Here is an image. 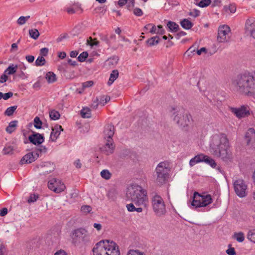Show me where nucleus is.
I'll list each match as a JSON object with an SVG mask.
<instances>
[{
  "instance_id": "nucleus-7",
  "label": "nucleus",
  "mask_w": 255,
  "mask_h": 255,
  "mask_svg": "<svg viewBox=\"0 0 255 255\" xmlns=\"http://www.w3.org/2000/svg\"><path fill=\"white\" fill-rule=\"evenodd\" d=\"M213 202V199L210 194L201 195L195 192L194 193L193 199L191 205L196 208L206 207Z\"/></svg>"
},
{
  "instance_id": "nucleus-12",
  "label": "nucleus",
  "mask_w": 255,
  "mask_h": 255,
  "mask_svg": "<svg viewBox=\"0 0 255 255\" xmlns=\"http://www.w3.org/2000/svg\"><path fill=\"white\" fill-rule=\"evenodd\" d=\"M73 239L79 242H87L89 240L87 231L83 228L75 230L73 232Z\"/></svg>"
},
{
  "instance_id": "nucleus-35",
  "label": "nucleus",
  "mask_w": 255,
  "mask_h": 255,
  "mask_svg": "<svg viewBox=\"0 0 255 255\" xmlns=\"http://www.w3.org/2000/svg\"><path fill=\"white\" fill-rule=\"evenodd\" d=\"M49 117L52 120H57L60 118V115L58 112L53 110L49 112Z\"/></svg>"
},
{
  "instance_id": "nucleus-54",
  "label": "nucleus",
  "mask_w": 255,
  "mask_h": 255,
  "mask_svg": "<svg viewBox=\"0 0 255 255\" xmlns=\"http://www.w3.org/2000/svg\"><path fill=\"white\" fill-rule=\"evenodd\" d=\"M37 151L35 152H40V153H46L47 152V148L43 145H40L38 148H36Z\"/></svg>"
},
{
  "instance_id": "nucleus-34",
  "label": "nucleus",
  "mask_w": 255,
  "mask_h": 255,
  "mask_svg": "<svg viewBox=\"0 0 255 255\" xmlns=\"http://www.w3.org/2000/svg\"><path fill=\"white\" fill-rule=\"evenodd\" d=\"M81 115L83 118H89L91 117V110L89 108H83L81 111Z\"/></svg>"
},
{
  "instance_id": "nucleus-59",
  "label": "nucleus",
  "mask_w": 255,
  "mask_h": 255,
  "mask_svg": "<svg viewBox=\"0 0 255 255\" xmlns=\"http://www.w3.org/2000/svg\"><path fill=\"white\" fill-rule=\"evenodd\" d=\"M7 79V76L3 73L1 76H0V83H3L5 82Z\"/></svg>"
},
{
  "instance_id": "nucleus-20",
  "label": "nucleus",
  "mask_w": 255,
  "mask_h": 255,
  "mask_svg": "<svg viewBox=\"0 0 255 255\" xmlns=\"http://www.w3.org/2000/svg\"><path fill=\"white\" fill-rule=\"evenodd\" d=\"M65 10L68 14H73L76 12L80 11V13L83 12V9L81 8V4L77 3H73L71 6L65 8Z\"/></svg>"
},
{
  "instance_id": "nucleus-52",
  "label": "nucleus",
  "mask_w": 255,
  "mask_h": 255,
  "mask_svg": "<svg viewBox=\"0 0 255 255\" xmlns=\"http://www.w3.org/2000/svg\"><path fill=\"white\" fill-rule=\"evenodd\" d=\"M99 105H100L99 98H96L95 99L93 100V102L91 105V108H92L93 109H96L98 108Z\"/></svg>"
},
{
  "instance_id": "nucleus-10",
  "label": "nucleus",
  "mask_w": 255,
  "mask_h": 255,
  "mask_svg": "<svg viewBox=\"0 0 255 255\" xmlns=\"http://www.w3.org/2000/svg\"><path fill=\"white\" fill-rule=\"evenodd\" d=\"M234 190L237 195L243 198L247 195L246 190L247 186L242 179H238L234 182Z\"/></svg>"
},
{
  "instance_id": "nucleus-36",
  "label": "nucleus",
  "mask_w": 255,
  "mask_h": 255,
  "mask_svg": "<svg viewBox=\"0 0 255 255\" xmlns=\"http://www.w3.org/2000/svg\"><path fill=\"white\" fill-rule=\"evenodd\" d=\"M29 36L34 39H37L39 36V32L36 29L29 30Z\"/></svg>"
},
{
  "instance_id": "nucleus-38",
  "label": "nucleus",
  "mask_w": 255,
  "mask_h": 255,
  "mask_svg": "<svg viewBox=\"0 0 255 255\" xmlns=\"http://www.w3.org/2000/svg\"><path fill=\"white\" fill-rule=\"evenodd\" d=\"M46 63L45 59L43 57L39 56L36 59L35 62V65L36 66H42L45 65Z\"/></svg>"
},
{
  "instance_id": "nucleus-25",
  "label": "nucleus",
  "mask_w": 255,
  "mask_h": 255,
  "mask_svg": "<svg viewBox=\"0 0 255 255\" xmlns=\"http://www.w3.org/2000/svg\"><path fill=\"white\" fill-rule=\"evenodd\" d=\"M181 26L185 29H190L193 26V23L187 18H184L180 21Z\"/></svg>"
},
{
  "instance_id": "nucleus-14",
  "label": "nucleus",
  "mask_w": 255,
  "mask_h": 255,
  "mask_svg": "<svg viewBox=\"0 0 255 255\" xmlns=\"http://www.w3.org/2000/svg\"><path fill=\"white\" fill-rule=\"evenodd\" d=\"M230 32V28L227 25L220 26L218 30V40L219 42H224L228 41L227 35Z\"/></svg>"
},
{
  "instance_id": "nucleus-37",
  "label": "nucleus",
  "mask_w": 255,
  "mask_h": 255,
  "mask_svg": "<svg viewBox=\"0 0 255 255\" xmlns=\"http://www.w3.org/2000/svg\"><path fill=\"white\" fill-rule=\"evenodd\" d=\"M17 106H11L7 108L4 112V115L7 116H11L13 115L14 111L17 109Z\"/></svg>"
},
{
  "instance_id": "nucleus-63",
  "label": "nucleus",
  "mask_w": 255,
  "mask_h": 255,
  "mask_svg": "<svg viewBox=\"0 0 255 255\" xmlns=\"http://www.w3.org/2000/svg\"><path fill=\"white\" fill-rule=\"evenodd\" d=\"M6 252V248L3 244L0 245V255H4Z\"/></svg>"
},
{
  "instance_id": "nucleus-55",
  "label": "nucleus",
  "mask_w": 255,
  "mask_h": 255,
  "mask_svg": "<svg viewBox=\"0 0 255 255\" xmlns=\"http://www.w3.org/2000/svg\"><path fill=\"white\" fill-rule=\"evenodd\" d=\"M48 49L47 48H42L40 50V55L41 56H46L48 54Z\"/></svg>"
},
{
  "instance_id": "nucleus-17",
  "label": "nucleus",
  "mask_w": 255,
  "mask_h": 255,
  "mask_svg": "<svg viewBox=\"0 0 255 255\" xmlns=\"http://www.w3.org/2000/svg\"><path fill=\"white\" fill-rule=\"evenodd\" d=\"M28 140L30 142L34 145H39L44 141V136L38 132H34L32 135L28 136Z\"/></svg>"
},
{
  "instance_id": "nucleus-39",
  "label": "nucleus",
  "mask_w": 255,
  "mask_h": 255,
  "mask_svg": "<svg viewBox=\"0 0 255 255\" xmlns=\"http://www.w3.org/2000/svg\"><path fill=\"white\" fill-rule=\"evenodd\" d=\"M110 100V97L108 96H102L99 99V104L101 106H104Z\"/></svg>"
},
{
  "instance_id": "nucleus-8",
  "label": "nucleus",
  "mask_w": 255,
  "mask_h": 255,
  "mask_svg": "<svg viewBox=\"0 0 255 255\" xmlns=\"http://www.w3.org/2000/svg\"><path fill=\"white\" fill-rule=\"evenodd\" d=\"M151 203L153 211L157 216H160L165 214V205L161 196L155 195L152 198Z\"/></svg>"
},
{
  "instance_id": "nucleus-5",
  "label": "nucleus",
  "mask_w": 255,
  "mask_h": 255,
  "mask_svg": "<svg viewBox=\"0 0 255 255\" xmlns=\"http://www.w3.org/2000/svg\"><path fill=\"white\" fill-rule=\"evenodd\" d=\"M170 169L168 164L166 162H161L155 169L156 181L160 184H163L168 180Z\"/></svg>"
},
{
  "instance_id": "nucleus-28",
  "label": "nucleus",
  "mask_w": 255,
  "mask_h": 255,
  "mask_svg": "<svg viewBox=\"0 0 255 255\" xmlns=\"http://www.w3.org/2000/svg\"><path fill=\"white\" fill-rule=\"evenodd\" d=\"M203 162L209 164L213 168H215L217 165L216 162H215V160L207 155H204Z\"/></svg>"
},
{
  "instance_id": "nucleus-46",
  "label": "nucleus",
  "mask_w": 255,
  "mask_h": 255,
  "mask_svg": "<svg viewBox=\"0 0 255 255\" xmlns=\"http://www.w3.org/2000/svg\"><path fill=\"white\" fill-rule=\"evenodd\" d=\"M26 69V67L25 66H23L21 68H20V71L18 72L16 75L18 77L22 79H25L27 78V76L25 75V74L23 72V70H25Z\"/></svg>"
},
{
  "instance_id": "nucleus-41",
  "label": "nucleus",
  "mask_w": 255,
  "mask_h": 255,
  "mask_svg": "<svg viewBox=\"0 0 255 255\" xmlns=\"http://www.w3.org/2000/svg\"><path fill=\"white\" fill-rule=\"evenodd\" d=\"M30 18V16L28 15L26 16H21L18 18L17 20V23L18 25H21L25 23L26 21Z\"/></svg>"
},
{
  "instance_id": "nucleus-62",
  "label": "nucleus",
  "mask_w": 255,
  "mask_h": 255,
  "mask_svg": "<svg viewBox=\"0 0 255 255\" xmlns=\"http://www.w3.org/2000/svg\"><path fill=\"white\" fill-rule=\"evenodd\" d=\"M226 253L229 255H235L236 251L234 248H230L226 251Z\"/></svg>"
},
{
  "instance_id": "nucleus-27",
  "label": "nucleus",
  "mask_w": 255,
  "mask_h": 255,
  "mask_svg": "<svg viewBox=\"0 0 255 255\" xmlns=\"http://www.w3.org/2000/svg\"><path fill=\"white\" fill-rule=\"evenodd\" d=\"M18 66L17 65L11 64L4 71V73L7 75H12L16 72Z\"/></svg>"
},
{
  "instance_id": "nucleus-1",
  "label": "nucleus",
  "mask_w": 255,
  "mask_h": 255,
  "mask_svg": "<svg viewBox=\"0 0 255 255\" xmlns=\"http://www.w3.org/2000/svg\"><path fill=\"white\" fill-rule=\"evenodd\" d=\"M127 197L132 203L127 205L129 212L141 213L147 210L148 206V199L147 191L141 186L133 184L127 189Z\"/></svg>"
},
{
  "instance_id": "nucleus-58",
  "label": "nucleus",
  "mask_w": 255,
  "mask_h": 255,
  "mask_svg": "<svg viewBox=\"0 0 255 255\" xmlns=\"http://www.w3.org/2000/svg\"><path fill=\"white\" fill-rule=\"evenodd\" d=\"M195 51V47L194 46L190 47L185 53V54H188V56H190L191 55L190 53H193Z\"/></svg>"
},
{
  "instance_id": "nucleus-4",
  "label": "nucleus",
  "mask_w": 255,
  "mask_h": 255,
  "mask_svg": "<svg viewBox=\"0 0 255 255\" xmlns=\"http://www.w3.org/2000/svg\"><path fill=\"white\" fill-rule=\"evenodd\" d=\"M92 251L93 255H120L118 245L115 242L109 240L99 242Z\"/></svg>"
},
{
  "instance_id": "nucleus-22",
  "label": "nucleus",
  "mask_w": 255,
  "mask_h": 255,
  "mask_svg": "<svg viewBox=\"0 0 255 255\" xmlns=\"http://www.w3.org/2000/svg\"><path fill=\"white\" fill-rule=\"evenodd\" d=\"M204 157V154H200L196 155L194 157L190 159L189 162V165L190 166H193L196 164L203 162V158Z\"/></svg>"
},
{
  "instance_id": "nucleus-3",
  "label": "nucleus",
  "mask_w": 255,
  "mask_h": 255,
  "mask_svg": "<svg viewBox=\"0 0 255 255\" xmlns=\"http://www.w3.org/2000/svg\"><path fill=\"white\" fill-rule=\"evenodd\" d=\"M232 83L239 94L248 97L255 96V71H246L237 75Z\"/></svg>"
},
{
  "instance_id": "nucleus-23",
  "label": "nucleus",
  "mask_w": 255,
  "mask_h": 255,
  "mask_svg": "<svg viewBox=\"0 0 255 255\" xmlns=\"http://www.w3.org/2000/svg\"><path fill=\"white\" fill-rule=\"evenodd\" d=\"M160 41V38L158 36H153L146 41L147 46L151 47L157 45Z\"/></svg>"
},
{
  "instance_id": "nucleus-26",
  "label": "nucleus",
  "mask_w": 255,
  "mask_h": 255,
  "mask_svg": "<svg viewBox=\"0 0 255 255\" xmlns=\"http://www.w3.org/2000/svg\"><path fill=\"white\" fill-rule=\"evenodd\" d=\"M212 0H194V3L200 7H206L211 4Z\"/></svg>"
},
{
  "instance_id": "nucleus-57",
  "label": "nucleus",
  "mask_w": 255,
  "mask_h": 255,
  "mask_svg": "<svg viewBox=\"0 0 255 255\" xmlns=\"http://www.w3.org/2000/svg\"><path fill=\"white\" fill-rule=\"evenodd\" d=\"M200 12L199 10L194 9L192 11H191L189 13V15L194 17H196L200 15Z\"/></svg>"
},
{
  "instance_id": "nucleus-19",
  "label": "nucleus",
  "mask_w": 255,
  "mask_h": 255,
  "mask_svg": "<svg viewBox=\"0 0 255 255\" xmlns=\"http://www.w3.org/2000/svg\"><path fill=\"white\" fill-rule=\"evenodd\" d=\"M62 127L58 125H56L54 128H52L51 132L50 139L53 141H56L57 138L59 137L61 131H63Z\"/></svg>"
},
{
  "instance_id": "nucleus-49",
  "label": "nucleus",
  "mask_w": 255,
  "mask_h": 255,
  "mask_svg": "<svg viewBox=\"0 0 255 255\" xmlns=\"http://www.w3.org/2000/svg\"><path fill=\"white\" fill-rule=\"evenodd\" d=\"M38 197V195L37 194H30V195L27 200V202L29 203L34 202L35 201H36Z\"/></svg>"
},
{
  "instance_id": "nucleus-40",
  "label": "nucleus",
  "mask_w": 255,
  "mask_h": 255,
  "mask_svg": "<svg viewBox=\"0 0 255 255\" xmlns=\"http://www.w3.org/2000/svg\"><path fill=\"white\" fill-rule=\"evenodd\" d=\"M234 238L239 242H243L245 240L244 234L242 232L235 233Z\"/></svg>"
},
{
  "instance_id": "nucleus-33",
  "label": "nucleus",
  "mask_w": 255,
  "mask_h": 255,
  "mask_svg": "<svg viewBox=\"0 0 255 255\" xmlns=\"http://www.w3.org/2000/svg\"><path fill=\"white\" fill-rule=\"evenodd\" d=\"M14 150V147L10 145H6L2 150L3 154H12Z\"/></svg>"
},
{
  "instance_id": "nucleus-15",
  "label": "nucleus",
  "mask_w": 255,
  "mask_h": 255,
  "mask_svg": "<svg viewBox=\"0 0 255 255\" xmlns=\"http://www.w3.org/2000/svg\"><path fill=\"white\" fill-rule=\"evenodd\" d=\"M39 156V154L38 152H29L22 157L20 161V164H24L32 163L37 159Z\"/></svg>"
},
{
  "instance_id": "nucleus-6",
  "label": "nucleus",
  "mask_w": 255,
  "mask_h": 255,
  "mask_svg": "<svg viewBox=\"0 0 255 255\" xmlns=\"http://www.w3.org/2000/svg\"><path fill=\"white\" fill-rule=\"evenodd\" d=\"M170 112L174 115L173 120L177 125L183 127L188 125L189 120L187 114H184L183 109L177 107H172Z\"/></svg>"
},
{
  "instance_id": "nucleus-31",
  "label": "nucleus",
  "mask_w": 255,
  "mask_h": 255,
  "mask_svg": "<svg viewBox=\"0 0 255 255\" xmlns=\"http://www.w3.org/2000/svg\"><path fill=\"white\" fill-rule=\"evenodd\" d=\"M167 26L173 32H176L179 29V25L175 22L169 21L167 24Z\"/></svg>"
},
{
  "instance_id": "nucleus-11",
  "label": "nucleus",
  "mask_w": 255,
  "mask_h": 255,
  "mask_svg": "<svg viewBox=\"0 0 255 255\" xmlns=\"http://www.w3.org/2000/svg\"><path fill=\"white\" fill-rule=\"evenodd\" d=\"M230 111L239 119L248 117L250 115V108L248 106L243 105L239 108H231Z\"/></svg>"
},
{
  "instance_id": "nucleus-30",
  "label": "nucleus",
  "mask_w": 255,
  "mask_h": 255,
  "mask_svg": "<svg viewBox=\"0 0 255 255\" xmlns=\"http://www.w3.org/2000/svg\"><path fill=\"white\" fill-rule=\"evenodd\" d=\"M119 72L117 70H114L110 74V77L108 82L109 85H111L118 77Z\"/></svg>"
},
{
  "instance_id": "nucleus-60",
  "label": "nucleus",
  "mask_w": 255,
  "mask_h": 255,
  "mask_svg": "<svg viewBox=\"0 0 255 255\" xmlns=\"http://www.w3.org/2000/svg\"><path fill=\"white\" fill-rule=\"evenodd\" d=\"M157 28V33L162 35L165 33V30L161 25H158Z\"/></svg>"
},
{
  "instance_id": "nucleus-45",
  "label": "nucleus",
  "mask_w": 255,
  "mask_h": 255,
  "mask_svg": "<svg viewBox=\"0 0 255 255\" xmlns=\"http://www.w3.org/2000/svg\"><path fill=\"white\" fill-rule=\"evenodd\" d=\"M88 56V53L87 52H86V51L83 52L78 57V58H77L78 60L80 62H84L85 61V60L87 58Z\"/></svg>"
},
{
  "instance_id": "nucleus-53",
  "label": "nucleus",
  "mask_w": 255,
  "mask_h": 255,
  "mask_svg": "<svg viewBox=\"0 0 255 255\" xmlns=\"http://www.w3.org/2000/svg\"><path fill=\"white\" fill-rule=\"evenodd\" d=\"M133 12L134 14L137 16H141L143 15V12L142 10L139 8H135L133 9Z\"/></svg>"
},
{
  "instance_id": "nucleus-2",
  "label": "nucleus",
  "mask_w": 255,
  "mask_h": 255,
  "mask_svg": "<svg viewBox=\"0 0 255 255\" xmlns=\"http://www.w3.org/2000/svg\"><path fill=\"white\" fill-rule=\"evenodd\" d=\"M209 149L213 155L226 162H231L233 159L229 141L224 133L215 134L212 136Z\"/></svg>"
},
{
  "instance_id": "nucleus-56",
  "label": "nucleus",
  "mask_w": 255,
  "mask_h": 255,
  "mask_svg": "<svg viewBox=\"0 0 255 255\" xmlns=\"http://www.w3.org/2000/svg\"><path fill=\"white\" fill-rule=\"evenodd\" d=\"M127 6L128 9L130 10L134 5V0H128Z\"/></svg>"
},
{
  "instance_id": "nucleus-32",
  "label": "nucleus",
  "mask_w": 255,
  "mask_h": 255,
  "mask_svg": "<svg viewBox=\"0 0 255 255\" xmlns=\"http://www.w3.org/2000/svg\"><path fill=\"white\" fill-rule=\"evenodd\" d=\"M17 121H13L9 123V125L6 128V131L11 133L14 130V128L17 126Z\"/></svg>"
},
{
  "instance_id": "nucleus-64",
  "label": "nucleus",
  "mask_w": 255,
  "mask_h": 255,
  "mask_svg": "<svg viewBox=\"0 0 255 255\" xmlns=\"http://www.w3.org/2000/svg\"><path fill=\"white\" fill-rule=\"evenodd\" d=\"M94 83L92 81H88L83 83V86L84 88H88L92 86Z\"/></svg>"
},
{
  "instance_id": "nucleus-50",
  "label": "nucleus",
  "mask_w": 255,
  "mask_h": 255,
  "mask_svg": "<svg viewBox=\"0 0 255 255\" xmlns=\"http://www.w3.org/2000/svg\"><path fill=\"white\" fill-rule=\"evenodd\" d=\"M127 255H143V253L139 252L138 250H129Z\"/></svg>"
},
{
  "instance_id": "nucleus-43",
  "label": "nucleus",
  "mask_w": 255,
  "mask_h": 255,
  "mask_svg": "<svg viewBox=\"0 0 255 255\" xmlns=\"http://www.w3.org/2000/svg\"><path fill=\"white\" fill-rule=\"evenodd\" d=\"M34 126L37 129L41 128L42 122L38 117H36L34 119Z\"/></svg>"
},
{
  "instance_id": "nucleus-24",
  "label": "nucleus",
  "mask_w": 255,
  "mask_h": 255,
  "mask_svg": "<svg viewBox=\"0 0 255 255\" xmlns=\"http://www.w3.org/2000/svg\"><path fill=\"white\" fill-rule=\"evenodd\" d=\"M43 173L48 174L52 172L55 169V165L51 162H46L42 166Z\"/></svg>"
},
{
  "instance_id": "nucleus-61",
  "label": "nucleus",
  "mask_w": 255,
  "mask_h": 255,
  "mask_svg": "<svg viewBox=\"0 0 255 255\" xmlns=\"http://www.w3.org/2000/svg\"><path fill=\"white\" fill-rule=\"evenodd\" d=\"M12 96H13V93L11 92H9L5 93L4 94H3L2 98L4 100H6L8 99L9 98H11Z\"/></svg>"
},
{
  "instance_id": "nucleus-42",
  "label": "nucleus",
  "mask_w": 255,
  "mask_h": 255,
  "mask_svg": "<svg viewBox=\"0 0 255 255\" xmlns=\"http://www.w3.org/2000/svg\"><path fill=\"white\" fill-rule=\"evenodd\" d=\"M247 238L250 241L255 243V229L249 231Z\"/></svg>"
},
{
  "instance_id": "nucleus-44",
  "label": "nucleus",
  "mask_w": 255,
  "mask_h": 255,
  "mask_svg": "<svg viewBox=\"0 0 255 255\" xmlns=\"http://www.w3.org/2000/svg\"><path fill=\"white\" fill-rule=\"evenodd\" d=\"M101 175L103 178L106 180L109 179L111 177V174L109 170L106 169L103 170L101 172Z\"/></svg>"
},
{
  "instance_id": "nucleus-48",
  "label": "nucleus",
  "mask_w": 255,
  "mask_h": 255,
  "mask_svg": "<svg viewBox=\"0 0 255 255\" xmlns=\"http://www.w3.org/2000/svg\"><path fill=\"white\" fill-rule=\"evenodd\" d=\"M100 38L101 40L105 41L109 46L110 45V40L108 37L107 35H104L103 34H99Z\"/></svg>"
},
{
  "instance_id": "nucleus-51",
  "label": "nucleus",
  "mask_w": 255,
  "mask_h": 255,
  "mask_svg": "<svg viewBox=\"0 0 255 255\" xmlns=\"http://www.w3.org/2000/svg\"><path fill=\"white\" fill-rule=\"evenodd\" d=\"M81 211L85 213H89L91 211V207L88 205H84L81 207Z\"/></svg>"
},
{
  "instance_id": "nucleus-18",
  "label": "nucleus",
  "mask_w": 255,
  "mask_h": 255,
  "mask_svg": "<svg viewBox=\"0 0 255 255\" xmlns=\"http://www.w3.org/2000/svg\"><path fill=\"white\" fill-rule=\"evenodd\" d=\"M245 30L247 35H250L252 31L255 30V17H251L247 20Z\"/></svg>"
},
{
  "instance_id": "nucleus-13",
  "label": "nucleus",
  "mask_w": 255,
  "mask_h": 255,
  "mask_svg": "<svg viewBox=\"0 0 255 255\" xmlns=\"http://www.w3.org/2000/svg\"><path fill=\"white\" fill-rule=\"evenodd\" d=\"M245 139L248 145L252 149H255V130L253 128H250L246 133Z\"/></svg>"
},
{
  "instance_id": "nucleus-47",
  "label": "nucleus",
  "mask_w": 255,
  "mask_h": 255,
  "mask_svg": "<svg viewBox=\"0 0 255 255\" xmlns=\"http://www.w3.org/2000/svg\"><path fill=\"white\" fill-rule=\"evenodd\" d=\"M224 9L226 11L229 10L231 13H235L236 10V6L235 4H231L228 6H225Z\"/></svg>"
},
{
  "instance_id": "nucleus-21",
  "label": "nucleus",
  "mask_w": 255,
  "mask_h": 255,
  "mask_svg": "<svg viewBox=\"0 0 255 255\" xmlns=\"http://www.w3.org/2000/svg\"><path fill=\"white\" fill-rule=\"evenodd\" d=\"M115 128L113 126L108 125L106 126L104 129L105 138L106 139H113L112 137L114 134Z\"/></svg>"
},
{
  "instance_id": "nucleus-16",
  "label": "nucleus",
  "mask_w": 255,
  "mask_h": 255,
  "mask_svg": "<svg viewBox=\"0 0 255 255\" xmlns=\"http://www.w3.org/2000/svg\"><path fill=\"white\" fill-rule=\"evenodd\" d=\"M106 142L104 145L101 147V151L106 155H109L113 153L115 145L113 139H106Z\"/></svg>"
},
{
  "instance_id": "nucleus-29",
  "label": "nucleus",
  "mask_w": 255,
  "mask_h": 255,
  "mask_svg": "<svg viewBox=\"0 0 255 255\" xmlns=\"http://www.w3.org/2000/svg\"><path fill=\"white\" fill-rule=\"evenodd\" d=\"M45 78L49 83H52L56 81V75L52 72H48L46 74Z\"/></svg>"
},
{
  "instance_id": "nucleus-9",
  "label": "nucleus",
  "mask_w": 255,
  "mask_h": 255,
  "mask_svg": "<svg viewBox=\"0 0 255 255\" xmlns=\"http://www.w3.org/2000/svg\"><path fill=\"white\" fill-rule=\"evenodd\" d=\"M49 189L55 193H59L63 191L66 187L61 181L56 178L50 180L48 183Z\"/></svg>"
}]
</instances>
